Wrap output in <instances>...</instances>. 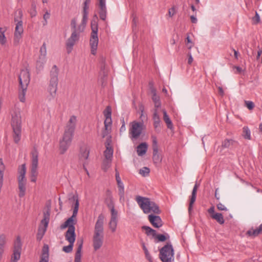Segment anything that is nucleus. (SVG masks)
<instances>
[{
    "instance_id": "nucleus-1",
    "label": "nucleus",
    "mask_w": 262,
    "mask_h": 262,
    "mask_svg": "<svg viewBox=\"0 0 262 262\" xmlns=\"http://www.w3.org/2000/svg\"><path fill=\"white\" fill-rule=\"evenodd\" d=\"M68 204L71 208L72 215L67 220V241L69 243V245L67 246V253L72 251L76 239L74 225L77 222L76 216L79 206L78 196L76 192L69 195Z\"/></svg>"
},
{
    "instance_id": "nucleus-2",
    "label": "nucleus",
    "mask_w": 262,
    "mask_h": 262,
    "mask_svg": "<svg viewBox=\"0 0 262 262\" xmlns=\"http://www.w3.org/2000/svg\"><path fill=\"white\" fill-rule=\"evenodd\" d=\"M136 201L144 213H154L159 214L160 213V210L158 205L149 199L137 196L136 198Z\"/></svg>"
},
{
    "instance_id": "nucleus-3",
    "label": "nucleus",
    "mask_w": 262,
    "mask_h": 262,
    "mask_svg": "<svg viewBox=\"0 0 262 262\" xmlns=\"http://www.w3.org/2000/svg\"><path fill=\"white\" fill-rule=\"evenodd\" d=\"M11 125L14 133V141L17 143L21 137V117L19 110H15L12 113Z\"/></svg>"
},
{
    "instance_id": "nucleus-4",
    "label": "nucleus",
    "mask_w": 262,
    "mask_h": 262,
    "mask_svg": "<svg viewBox=\"0 0 262 262\" xmlns=\"http://www.w3.org/2000/svg\"><path fill=\"white\" fill-rule=\"evenodd\" d=\"M91 29L92 32L90 40V45L91 47V53L93 55H95L98 47V37L97 35L98 24L97 22L95 19L92 20L91 21Z\"/></svg>"
},
{
    "instance_id": "nucleus-5",
    "label": "nucleus",
    "mask_w": 262,
    "mask_h": 262,
    "mask_svg": "<svg viewBox=\"0 0 262 262\" xmlns=\"http://www.w3.org/2000/svg\"><path fill=\"white\" fill-rule=\"evenodd\" d=\"M159 258L162 262L173 261L174 250L171 244H167L160 250Z\"/></svg>"
},
{
    "instance_id": "nucleus-6",
    "label": "nucleus",
    "mask_w": 262,
    "mask_h": 262,
    "mask_svg": "<svg viewBox=\"0 0 262 262\" xmlns=\"http://www.w3.org/2000/svg\"><path fill=\"white\" fill-rule=\"evenodd\" d=\"M18 172L19 174L18 177L19 196V197H23L25 194L26 184V179L25 178L26 167L25 164L19 167Z\"/></svg>"
},
{
    "instance_id": "nucleus-7",
    "label": "nucleus",
    "mask_w": 262,
    "mask_h": 262,
    "mask_svg": "<svg viewBox=\"0 0 262 262\" xmlns=\"http://www.w3.org/2000/svg\"><path fill=\"white\" fill-rule=\"evenodd\" d=\"M108 208L110 210L111 216L108 223V228L112 233H114L117 229L118 222V212L115 209L114 203H110L108 205Z\"/></svg>"
},
{
    "instance_id": "nucleus-8",
    "label": "nucleus",
    "mask_w": 262,
    "mask_h": 262,
    "mask_svg": "<svg viewBox=\"0 0 262 262\" xmlns=\"http://www.w3.org/2000/svg\"><path fill=\"white\" fill-rule=\"evenodd\" d=\"M50 221V211L48 209L46 211L43 213V219L41 221L39 226L38 232L37 234V239L40 241L43 237L48 226Z\"/></svg>"
},
{
    "instance_id": "nucleus-9",
    "label": "nucleus",
    "mask_w": 262,
    "mask_h": 262,
    "mask_svg": "<svg viewBox=\"0 0 262 262\" xmlns=\"http://www.w3.org/2000/svg\"><path fill=\"white\" fill-rule=\"evenodd\" d=\"M39 152L36 147H34L31 152L30 176H37L38 174Z\"/></svg>"
},
{
    "instance_id": "nucleus-10",
    "label": "nucleus",
    "mask_w": 262,
    "mask_h": 262,
    "mask_svg": "<svg viewBox=\"0 0 262 262\" xmlns=\"http://www.w3.org/2000/svg\"><path fill=\"white\" fill-rule=\"evenodd\" d=\"M77 117L75 116H71L67 124V143L71 142L75 132L77 123Z\"/></svg>"
},
{
    "instance_id": "nucleus-11",
    "label": "nucleus",
    "mask_w": 262,
    "mask_h": 262,
    "mask_svg": "<svg viewBox=\"0 0 262 262\" xmlns=\"http://www.w3.org/2000/svg\"><path fill=\"white\" fill-rule=\"evenodd\" d=\"M143 129V123L133 121L130 124L129 133L133 138L137 139Z\"/></svg>"
},
{
    "instance_id": "nucleus-12",
    "label": "nucleus",
    "mask_w": 262,
    "mask_h": 262,
    "mask_svg": "<svg viewBox=\"0 0 262 262\" xmlns=\"http://www.w3.org/2000/svg\"><path fill=\"white\" fill-rule=\"evenodd\" d=\"M88 20L82 18L80 24H77V20L75 18L72 19L71 22V28L72 33L79 35L80 33L83 32L85 28Z\"/></svg>"
},
{
    "instance_id": "nucleus-13",
    "label": "nucleus",
    "mask_w": 262,
    "mask_h": 262,
    "mask_svg": "<svg viewBox=\"0 0 262 262\" xmlns=\"http://www.w3.org/2000/svg\"><path fill=\"white\" fill-rule=\"evenodd\" d=\"M89 147L87 144L82 143L79 147L78 158L79 161L82 163L83 166L87 163V160L89 156Z\"/></svg>"
},
{
    "instance_id": "nucleus-14",
    "label": "nucleus",
    "mask_w": 262,
    "mask_h": 262,
    "mask_svg": "<svg viewBox=\"0 0 262 262\" xmlns=\"http://www.w3.org/2000/svg\"><path fill=\"white\" fill-rule=\"evenodd\" d=\"M23 15V11L20 9L17 10L15 12L14 21L17 22L14 32V34H15L22 35L23 33L24 29L23 27V21L21 20Z\"/></svg>"
},
{
    "instance_id": "nucleus-15",
    "label": "nucleus",
    "mask_w": 262,
    "mask_h": 262,
    "mask_svg": "<svg viewBox=\"0 0 262 262\" xmlns=\"http://www.w3.org/2000/svg\"><path fill=\"white\" fill-rule=\"evenodd\" d=\"M19 86L28 88L30 81V75L28 69H23L18 76Z\"/></svg>"
},
{
    "instance_id": "nucleus-16",
    "label": "nucleus",
    "mask_w": 262,
    "mask_h": 262,
    "mask_svg": "<svg viewBox=\"0 0 262 262\" xmlns=\"http://www.w3.org/2000/svg\"><path fill=\"white\" fill-rule=\"evenodd\" d=\"M79 36L75 33H72L71 36L68 39L67 42V52L70 53L72 50V48L75 43L78 40Z\"/></svg>"
},
{
    "instance_id": "nucleus-17",
    "label": "nucleus",
    "mask_w": 262,
    "mask_h": 262,
    "mask_svg": "<svg viewBox=\"0 0 262 262\" xmlns=\"http://www.w3.org/2000/svg\"><path fill=\"white\" fill-rule=\"evenodd\" d=\"M57 89V82L50 81V84L48 88L49 95L47 98L51 101L56 97V91Z\"/></svg>"
},
{
    "instance_id": "nucleus-18",
    "label": "nucleus",
    "mask_w": 262,
    "mask_h": 262,
    "mask_svg": "<svg viewBox=\"0 0 262 262\" xmlns=\"http://www.w3.org/2000/svg\"><path fill=\"white\" fill-rule=\"evenodd\" d=\"M103 237V234L94 233L93 246L95 250L99 249L102 245Z\"/></svg>"
},
{
    "instance_id": "nucleus-19",
    "label": "nucleus",
    "mask_w": 262,
    "mask_h": 262,
    "mask_svg": "<svg viewBox=\"0 0 262 262\" xmlns=\"http://www.w3.org/2000/svg\"><path fill=\"white\" fill-rule=\"evenodd\" d=\"M99 14L100 18L103 20L106 18V7L105 0H98Z\"/></svg>"
},
{
    "instance_id": "nucleus-20",
    "label": "nucleus",
    "mask_w": 262,
    "mask_h": 262,
    "mask_svg": "<svg viewBox=\"0 0 262 262\" xmlns=\"http://www.w3.org/2000/svg\"><path fill=\"white\" fill-rule=\"evenodd\" d=\"M148 218L149 222L155 228H160L163 225L162 221L159 216L150 214L148 215Z\"/></svg>"
},
{
    "instance_id": "nucleus-21",
    "label": "nucleus",
    "mask_w": 262,
    "mask_h": 262,
    "mask_svg": "<svg viewBox=\"0 0 262 262\" xmlns=\"http://www.w3.org/2000/svg\"><path fill=\"white\" fill-rule=\"evenodd\" d=\"M104 216L102 215H99L95 227V232L96 233L103 234Z\"/></svg>"
},
{
    "instance_id": "nucleus-22",
    "label": "nucleus",
    "mask_w": 262,
    "mask_h": 262,
    "mask_svg": "<svg viewBox=\"0 0 262 262\" xmlns=\"http://www.w3.org/2000/svg\"><path fill=\"white\" fill-rule=\"evenodd\" d=\"M49 247L48 245L45 244L41 251L40 260L39 262H49Z\"/></svg>"
},
{
    "instance_id": "nucleus-23",
    "label": "nucleus",
    "mask_w": 262,
    "mask_h": 262,
    "mask_svg": "<svg viewBox=\"0 0 262 262\" xmlns=\"http://www.w3.org/2000/svg\"><path fill=\"white\" fill-rule=\"evenodd\" d=\"M47 62V56L39 55L36 61V69L38 71H41L43 69L45 64Z\"/></svg>"
},
{
    "instance_id": "nucleus-24",
    "label": "nucleus",
    "mask_w": 262,
    "mask_h": 262,
    "mask_svg": "<svg viewBox=\"0 0 262 262\" xmlns=\"http://www.w3.org/2000/svg\"><path fill=\"white\" fill-rule=\"evenodd\" d=\"M77 244L78 245V248L75 253L74 262H81L82 242H77Z\"/></svg>"
},
{
    "instance_id": "nucleus-25",
    "label": "nucleus",
    "mask_w": 262,
    "mask_h": 262,
    "mask_svg": "<svg viewBox=\"0 0 262 262\" xmlns=\"http://www.w3.org/2000/svg\"><path fill=\"white\" fill-rule=\"evenodd\" d=\"M112 122L111 118H105L104 121L105 130L102 133L103 138H104L108 134V132L111 129Z\"/></svg>"
},
{
    "instance_id": "nucleus-26",
    "label": "nucleus",
    "mask_w": 262,
    "mask_h": 262,
    "mask_svg": "<svg viewBox=\"0 0 262 262\" xmlns=\"http://www.w3.org/2000/svg\"><path fill=\"white\" fill-rule=\"evenodd\" d=\"M147 149V145L146 143H142L137 147V152L139 156L145 155Z\"/></svg>"
},
{
    "instance_id": "nucleus-27",
    "label": "nucleus",
    "mask_w": 262,
    "mask_h": 262,
    "mask_svg": "<svg viewBox=\"0 0 262 262\" xmlns=\"http://www.w3.org/2000/svg\"><path fill=\"white\" fill-rule=\"evenodd\" d=\"M21 250V243L19 236H17L14 242V250L13 253H18L20 255Z\"/></svg>"
},
{
    "instance_id": "nucleus-28",
    "label": "nucleus",
    "mask_w": 262,
    "mask_h": 262,
    "mask_svg": "<svg viewBox=\"0 0 262 262\" xmlns=\"http://www.w3.org/2000/svg\"><path fill=\"white\" fill-rule=\"evenodd\" d=\"M58 70L56 67V66L54 65L50 72V75H51V79L50 81H58Z\"/></svg>"
},
{
    "instance_id": "nucleus-29",
    "label": "nucleus",
    "mask_w": 262,
    "mask_h": 262,
    "mask_svg": "<svg viewBox=\"0 0 262 262\" xmlns=\"http://www.w3.org/2000/svg\"><path fill=\"white\" fill-rule=\"evenodd\" d=\"M262 232V224L256 229L251 228L248 230L247 234L249 236H256Z\"/></svg>"
},
{
    "instance_id": "nucleus-30",
    "label": "nucleus",
    "mask_w": 262,
    "mask_h": 262,
    "mask_svg": "<svg viewBox=\"0 0 262 262\" xmlns=\"http://www.w3.org/2000/svg\"><path fill=\"white\" fill-rule=\"evenodd\" d=\"M113 150L108 143L106 145V150L104 152L105 159L111 160L113 156Z\"/></svg>"
},
{
    "instance_id": "nucleus-31",
    "label": "nucleus",
    "mask_w": 262,
    "mask_h": 262,
    "mask_svg": "<svg viewBox=\"0 0 262 262\" xmlns=\"http://www.w3.org/2000/svg\"><path fill=\"white\" fill-rule=\"evenodd\" d=\"M90 3L83 2L82 4V18L88 20L89 5Z\"/></svg>"
},
{
    "instance_id": "nucleus-32",
    "label": "nucleus",
    "mask_w": 262,
    "mask_h": 262,
    "mask_svg": "<svg viewBox=\"0 0 262 262\" xmlns=\"http://www.w3.org/2000/svg\"><path fill=\"white\" fill-rule=\"evenodd\" d=\"M90 3L83 2L82 4V18L88 20L89 5Z\"/></svg>"
},
{
    "instance_id": "nucleus-33",
    "label": "nucleus",
    "mask_w": 262,
    "mask_h": 262,
    "mask_svg": "<svg viewBox=\"0 0 262 262\" xmlns=\"http://www.w3.org/2000/svg\"><path fill=\"white\" fill-rule=\"evenodd\" d=\"M6 236L2 234L0 235V260L2 257V254L4 252V245L6 243Z\"/></svg>"
},
{
    "instance_id": "nucleus-34",
    "label": "nucleus",
    "mask_w": 262,
    "mask_h": 262,
    "mask_svg": "<svg viewBox=\"0 0 262 262\" xmlns=\"http://www.w3.org/2000/svg\"><path fill=\"white\" fill-rule=\"evenodd\" d=\"M20 89L19 91L18 98L20 102H25L26 100V93L27 90V88L25 89L23 87V86H19Z\"/></svg>"
},
{
    "instance_id": "nucleus-35",
    "label": "nucleus",
    "mask_w": 262,
    "mask_h": 262,
    "mask_svg": "<svg viewBox=\"0 0 262 262\" xmlns=\"http://www.w3.org/2000/svg\"><path fill=\"white\" fill-rule=\"evenodd\" d=\"M211 218L216 221L220 224L222 225L224 223L223 215L221 213H215V214L211 215Z\"/></svg>"
},
{
    "instance_id": "nucleus-36",
    "label": "nucleus",
    "mask_w": 262,
    "mask_h": 262,
    "mask_svg": "<svg viewBox=\"0 0 262 262\" xmlns=\"http://www.w3.org/2000/svg\"><path fill=\"white\" fill-rule=\"evenodd\" d=\"M163 115H164V116H163L164 121L166 123L167 127L169 129H171L173 127V125H172V123L169 117L167 115L166 112L165 110L163 111Z\"/></svg>"
},
{
    "instance_id": "nucleus-37",
    "label": "nucleus",
    "mask_w": 262,
    "mask_h": 262,
    "mask_svg": "<svg viewBox=\"0 0 262 262\" xmlns=\"http://www.w3.org/2000/svg\"><path fill=\"white\" fill-rule=\"evenodd\" d=\"M143 229L145 230L146 234L148 236H150L153 238H155L156 236V232L155 230L151 229L149 227L144 226L143 227Z\"/></svg>"
},
{
    "instance_id": "nucleus-38",
    "label": "nucleus",
    "mask_w": 262,
    "mask_h": 262,
    "mask_svg": "<svg viewBox=\"0 0 262 262\" xmlns=\"http://www.w3.org/2000/svg\"><path fill=\"white\" fill-rule=\"evenodd\" d=\"M66 152V141L65 136H63L62 139L60 141L59 152L60 154H64Z\"/></svg>"
},
{
    "instance_id": "nucleus-39",
    "label": "nucleus",
    "mask_w": 262,
    "mask_h": 262,
    "mask_svg": "<svg viewBox=\"0 0 262 262\" xmlns=\"http://www.w3.org/2000/svg\"><path fill=\"white\" fill-rule=\"evenodd\" d=\"M243 136L246 139H251V132L247 126H244L243 128Z\"/></svg>"
},
{
    "instance_id": "nucleus-40",
    "label": "nucleus",
    "mask_w": 262,
    "mask_h": 262,
    "mask_svg": "<svg viewBox=\"0 0 262 262\" xmlns=\"http://www.w3.org/2000/svg\"><path fill=\"white\" fill-rule=\"evenodd\" d=\"M139 111L140 113V119L141 121V122L143 123L144 121L147 120V115L144 112V106L142 105H140Z\"/></svg>"
},
{
    "instance_id": "nucleus-41",
    "label": "nucleus",
    "mask_w": 262,
    "mask_h": 262,
    "mask_svg": "<svg viewBox=\"0 0 262 262\" xmlns=\"http://www.w3.org/2000/svg\"><path fill=\"white\" fill-rule=\"evenodd\" d=\"M117 186L118 188L119 195L121 198H122L124 197V187L123 182L121 181L117 183Z\"/></svg>"
},
{
    "instance_id": "nucleus-42",
    "label": "nucleus",
    "mask_w": 262,
    "mask_h": 262,
    "mask_svg": "<svg viewBox=\"0 0 262 262\" xmlns=\"http://www.w3.org/2000/svg\"><path fill=\"white\" fill-rule=\"evenodd\" d=\"M153 119L154 120V127L157 128L160 126V120L159 117L156 112L154 114Z\"/></svg>"
},
{
    "instance_id": "nucleus-43",
    "label": "nucleus",
    "mask_w": 262,
    "mask_h": 262,
    "mask_svg": "<svg viewBox=\"0 0 262 262\" xmlns=\"http://www.w3.org/2000/svg\"><path fill=\"white\" fill-rule=\"evenodd\" d=\"M111 161H112L111 160H107V159L104 160L103 163H102V168L103 170L106 171L108 169V168L111 166Z\"/></svg>"
},
{
    "instance_id": "nucleus-44",
    "label": "nucleus",
    "mask_w": 262,
    "mask_h": 262,
    "mask_svg": "<svg viewBox=\"0 0 262 262\" xmlns=\"http://www.w3.org/2000/svg\"><path fill=\"white\" fill-rule=\"evenodd\" d=\"M22 35H18L14 34L13 44L15 46H18L21 40Z\"/></svg>"
},
{
    "instance_id": "nucleus-45",
    "label": "nucleus",
    "mask_w": 262,
    "mask_h": 262,
    "mask_svg": "<svg viewBox=\"0 0 262 262\" xmlns=\"http://www.w3.org/2000/svg\"><path fill=\"white\" fill-rule=\"evenodd\" d=\"M36 4L35 3H32L31 5V8L29 11V13L32 17H33L36 15L37 12L36 10Z\"/></svg>"
},
{
    "instance_id": "nucleus-46",
    "label": "nucleus",
    "mask_w": 262,
    "mask_h": 262,
    "mask_svg": "<svg viewBox=\"0 0 262 262\" xmlns=\"http://www.w3.org/2000/svg\"><path fill=\"white\" fill-rule=\"evenodd\" d=\"M234 142L232 139H225L222 143V146L224 147L227 148L232 145Z\"/></svg>"
},
{
    "instance_id": "nucleus-47",
    "label": "nucleus",
    "mask_w": 262,
    "mask_h": 262,
    "mask_svg": "<svg viewBox=\"0 0 262 262\" xmlns=\"http://www.w3.org/2000/svg\"><path fill=\"white\" fill-rule=\"evenodd\" d=\"M39 55L47 56V47L46 42H43L40 48Z\"/></svg>"
},
{
    "instance_id": "nucleus-48",
    "label": "nucleus",
    "mask_w": 262,
    "mask_h": 262,
    "mask_svg": "<svg viewBox=\"0 0 262 262\" xmlns=\"http://www.w3.org/2000/svg\"><path fill=\"white\" fill-rule=\"evenodd\" d=\"M252 22L253 25L258 24L260 22V16L256 11L255 16L252 18Z\"/></svg>"
},
{
    "instance_id": "nucleus-49",
    "label": "nucleus",
    "mask_w": 262,
    "mask_h": 262,
    "mask_svg": "<svg viewBox=\"0 0 262 262\" xmlns=\"http://www.w3.org/2000/svg\"><path fill=\"white\" fill-rule=\"evenodd\" d=\"M195 200H196V195L191 194L190 203H189V208H188V211L189 213H190V212L192 210L193 204L194 203V202L195 201Z\"/></svg>"
},
{
    "instance_id": "nucleus-50",
    "label": "nucleus",
    "mask_w": 262,
    "mask_h": 262,
    "mask_svg": "<svg viewBox=\"0 0 262 262\" xmlns=\"http://www.w3.org/2000/svg\"><path fill=\"white\" fill-rule=\"evenodd\" d=\"M245 105L248 108L249 110H252L254 106V103L251 101L245 100L244 101Z\"/></svg>"
},
{
    "instance_id": "nucleus-51",
    "label": "nucleus",
    "mask_w": 262,
    "mask_h": 262,
    "mask_svg": "<svg viewBox=\"0 0 262 262\" xmlns=\"http://www.w3.org/2000/svg\"><path fill=\"white\" fill-rule=\"evenodd\" d=\"M112 110L110 106H107L103 112V114L105 118H111Z\"/></svg>"
},
{
    "instance_id": "nucleus-52",
    "label": "nucleus",
    "mask_w": 262,
    "mask_h": 262,
    "mask_svg": "<svg viewBox=\"0 0 262 262\" xmlns=\"http://www.w3.org/2000/svg\"><path fill=\"white\" fill-rule=\"evenodd\" d=\"M166 237L163 234H156V236L155 237V242H164L166 241Z\"/></svg>"
},
{
    "instance_id": "nucleus-53",
    "label": "nucleus",
    "mask_w": 262,
    "mask_h": 262,
    "mask_svg": "<svg viewBox=\"0 0 262 262\" xmlns=\"http://www.w3.org/2000/svg\"><path fill=\"white\" fill-rule=\"evenodd\" d=\"M149 172V169L146 167H143L140 170L139 173L143 176H146Z\"/></svg>"
},
{
    "instance_id": "nucleus-54",
    "label": "nucleus",
    "mask_w": 262,
    "mask_h": 262,
    "mask_svg": "<svg viewBox=\"0 0 262 262\" xmlns=\"http://www.w3.org/2000/svg\"><path fill=\"white\" fill-rule=\"evenodd\" d=\"M20 255L18 253H13L11 262H17V261L20 259Z\"/></svg>"
},
{
    "instance_id": "nucleus-55",
    "label": "nucleus",
    "mask_w": 262,
    "mask_h": 262,
    "mask_svg": "<svg viewBox=\"0 0 262 262\" xmlns=\"http://www.w3.org/2000/svg\"><path fill=\"white\" fill-rule=\"evenodd\" d=\"M217 209L220 211H227V207L223 204L219 203L216 205Z\"/></svg>"
},
{
    "instance_id": "nucleus-56",
    "label": "nucleus",
    "mask_w": 262,
    "mask_h": 262,
    "mask_svg": "<svg viewBox=\"0 0 262 262\" xmlns=\"http://www.w3.org/2000/svg\"><path fill=\"white\" fill-rule=\"evenodd\" d=\"M151 94L152 95V98L154 102L160 101L159 97L156 95V90L154 89L151 90Z\"/></svg>"
},
{
    "instance_id": "nucleus-57",
    "label": "nucleus",
    "mask_w": 262,
    "mask_h": 262,
    "mask_svg": "<svg viewBox=\"0 0 262 262\" xmlns=\"http://www.w3.org/2000/svg\"><path fill=\"white\" fill-rule=\"evenodd\" d=\"M7 39L5 37V34H0V43L4 45L6 43Z\"/></svg>"
},
{
    "instance_id": "nucleus-58",
    "label": "nucleus",
    "mask_w": 262,
    "mask_h": 262,
    "mask_svg": "<svg viewBox=\"0 0 262 262\" xmlns=\"http://www.w3.org/2000/svg\"><path fill=\"white\" fill-rule=\"evenodd\" d=\"M50 17V13L47 11L45 14L43 15V18L45 20V22L43 23V25L44 26L46 25L47 24V19H49Z\"/></svg>"
},
{
    "instance_id": "nucleus-59",
    "label": "nucleus",
    "mask_w": 262,
    "mask_h": 262,
    "mask_svg": "<svg viewBox=\"0 0 262 262\" xmlns=\"http://www.w3.org/2000/svg\"><path fill=\"white\" fill-rule=\"evenodd\" d=\"M187 56H188L187 63L188 64L190 65V64H191V63H192V62L193 61V58L192 56L191 53H190V52H189L188 53Z\"/></svg>"
},
{
    "instance_id": "nucleus-60",
    "label": "nucleus",
    "mask_w": 262,
    "mask_h": 262,
    "mask_svg": "<svg viewBox=\"0 0 262 262\" xmlns=\"http://www.w3.org/2000/svg\"><path fill=\"white\" fill-rule=\"evenodd\" d=\"M187 43V47L189 49H190L193 46V44L191 42L190 38L188 36L186 38Z\"/></svg>"
},
{
    "instance_id": "nucleus-61",
    "label": "nucleus",
    "mask_w": 262,
    "mask_h": 262,
    "mask_svg": "<svg viewBox=\"0 0 262 262\" xmlns=\"http://www.w3.org/2000/svg\"><path fill=\"white\" fill-rule=\"evenodd\" d=\"M175 13L176 10L173 7L170 8L168 11V15L169 16V17L173 16Z\"/></svg>"
},
{
    "instance_id": "nucleus-62",
    "label": "nucleus",
    "mask_w": 262,
    "mask_h": 262,
    "mask_svg": "<svg viewBox=\"0 0 262 262\" xmlns=\"http://www.w3.org/2000/svg\"><path fill=\"white\" fill-rule=\"evenodd\" d=\"M208 212L210 214V216L215 214L216 212L214 211V207L212 206L208 209Z\"/></svg>"
},
{
    "instance_id": "nucleus-63",
    "label": "nucleus",
    "mask_w": 262,
    "mask_h": 262,
    "mask_svg": "<svg viewBox=\"0 0 262 262\" xmlns=\"http://www.w3.org/2000/svg\"><path fill=\"white\" fill-rule=\"evenodd\" d=\"M233 70L235 73H241L242 72V69L239 67H234Z\"/></svg>"
},
{
    "instance_id": "nucleus-64",
    "label": "nucleus",
    "mask_w": 262,
    "mask_h": 262,
    "mask_svg": "<svg viewBox=\"0 0 262 262\" xmlns=\"http://www.w3.org/2000/svg\"><path fill=\"white\" fill-rule=\"evenodd\" d=\"M115 177H116V180L117 183H118V182H120L122 181L121 180V178H120V177L119 176V172L117 170V169H116Z\"/></svg>"
}]
</instances>
